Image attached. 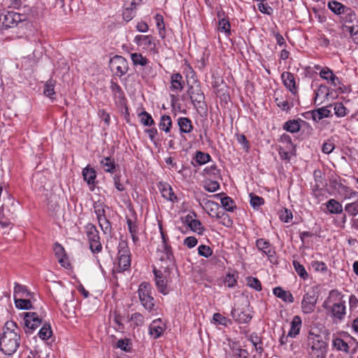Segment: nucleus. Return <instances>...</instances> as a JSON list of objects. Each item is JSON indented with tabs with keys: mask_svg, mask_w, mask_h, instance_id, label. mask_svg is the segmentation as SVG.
<instances>
[{
	"mask_svg": "<svg viewBox=\"0 0 358 358\" xmlns=\"http://www.w3.org/2000/svg\"><path fill=\"white\" fill-rule=\"evenodd\" d=\"M20 329L15 322H6L3 334L0 337V350L7 355H13L20 346Z\"/></svg>",
	"mask_w": 358,
	"mask_h": 358,
	"instance_id": "obj_1",
	"label": "nucleus"
},
{
	"mask_svg": "<svg viewBox=\"0 0 358 358\" xmlns=\"http://www.w3.org/2000/svg\"><path fill=\"white\" fill-rule=\"evenodd\" d=\"M323 307L330 313L334 322L337 323L344 320L346 315L345 301L343 300V296L338 290L330 291Z\"/></svg>",
	"mask_w": 358,
	"mask_h": 358,
	"instance_id": "obj_2",
	"label": "nucleus"
},
{
	"mask_svg": "<svg viewBox=\"0 0 358 358\" xmlns=\"http://www.w3.org/2000/svg\"><path fill=\"white\" fill-rule=\"evenodd\" d=\"M163 262L165 265H161L159 269L154 267L153 273L155 276V285L157 290L166 295L169 292L167 283L170 280L171 272L175 266L173 255L169 252L167 259H165Z\"/></svg>",
	"mask_w": 358,
	"mask_h": 358,
	"instance_id": "obj_3",
	"label": "nucleus"
},
{
	"mask_svg": "<svg viewBox=\"0 0 358 358\" xmlns=\"http://www.w3.org/2000/svg\"><path fill=\"white\" fill-rule=\"evenodd\" d=\"M309 358H326L328 350L327 338L321 335L309 332L307 338Z\"/></svg>",
	"mask_w": 358,
	"mask_h": 358,
	"instance_id": "obj_4",
	"label": "nucleus"
},
{
	"mask_svg": "<svg viewBox=\"0 0 358 358\" xmlns=\"http://www.w3.org/2000/svg\"><path fill=\"white\" fill-rule=\"evenodd\" d=\"M152 286L147 282H141L138 289L139 300L142 306L148 310L155 309V299L152 294Z\"/></svg>",
	"mask_w": 358,
	"mask_h": 358,
	"instance_id": "obj_5",
	"label": "nucleus"
},
{
	"mask_svg": "<svg viewBox=\"0 0 358 358\" xmlns=\"http://www.w3.org/2000/svg\"><path fill=\"white\" fill-rule=\"evenodd\" d=\"M85 231L92 252L94 254L100 252L102 250V245L96 227L94 224L88 223L85 227Z\"/></svg>",
	"mask_w": 358,
	"mask_h": 358,
	"instance_id": "obj_6",
	"label": "nucleus"
},
{
	"mask_svg": "<svg viewBox=\"0 0 358 358\" xmlns=\"http://www.w3.org/2000/svg\"><path fill=\"white\" fill-rule=\"evenodd\" d=\"M130 250L125 242H120L118 245L117 271L123 272L127 270L131 265Z\"/></svg>",
	"mask_w": 358,
	"mask_h": 358,
	"instance_id": "obj_7",
	"label": "nucleus"
},
{
	"mask_svg": "<svg viewBox=\"0 0 358 358\" xmlns=\"http://www.w3.org/2000/svg\"><path fill=\"white\" fill-rule=\"evenodd\" d=\"M26 20V15L13 11L3 10L2 29L16 27L19 22Z\"/></svg>",
	"mask_w": 358,
	"mask_h": 358,
	"instance_id": "obj_8",
	"label": "nucleus"
},
{
	"mask_svg": "<svg viewBox=\"0 0 358 358\" xmlns=\"http://www.w3.org/2000/svg\"><path fill=\"white\" fill-rule=\"evenodd\" d=\"M318 299V294L313 289L307 292L301 301V310L305 314L312 313L315 308Z\"/></svg>",
	"mask_w": 358,
	"mask_h": 358,
	"instance_id": "obj_9",
	"label": "nucleus"
},
{
	"mask_svg": "<svg viewBox=\"0 0 358 358\" xmlns=\"http://www.w3.org/2000/svg\"><path fill=\"white\" fill-rule=\"evenodd\" d=\"M192 103L196 108L203 109L206 105L205 104V96L199 85L191 86L187 91Z\"/></svg>",
	"mask_w": 358,
	"mask_h": 358,
	"instance_id": "obj_10",
	"label": "nucleus"
},
{
	"mask_svg": "<svg viewBox=\"0 0 358 358\" xmlns=\"http://www.w3.org/2000/svg\"><path fill=\"white\" fill-rule=\"evenodd\" d=\"M110 64L111 69L119 76L126 74L128 71V62L122 56L115 55L110 59Z\"/></svg>",
	"mask_w": 358,
	"mask_h": 358,
	"instance_id": "obj_11",
	"label": "nucleus"
},
{
	"mask_svg": "<svg viewBox=\"0 0 358 358\" xmlns=\"http://www.w3.org/2000/svg\"><path fill=\"white\" fill-rule=\"evenodd\" d=\"M24 324L27 327L26 334H31L32 331L39 327L41 324V319L36 313H24Z\"/></svg>",
	"mask_w": 358,
	"mask_h": 358,
	"instance_id": "obj_12",
	"label": "nucleus"
},
{
	"mask_svg": "<svg viewBox=\"0 0 358 358\" xmlns=\"http://www.w3.org/2000/svg\"><path fill=\"white\" fill-rule=\"evenodd\" d=\"M134 42L138 46H142L143 49L149 51H155V43L154 38L150 35H137L134 39Z\"/></svg>",
	"mask_w": 358,
	"mask_h": 358,
	"instance_id": "obj_13",
	"label": "nucleus"
},
{
	"mask_svg": "<svg viewBox=\"0 0 358 358\" xmlns=\"http://www.w3.org/2000/svg\"><path fill=\"white\" fill-rule=\"evenodd\" d=\"M231 315L234 320L240 324L247 323L252 319L248 309L233 308Z\"/></svg>",
	"mask_w": 358,
	"mask_h": 358,
	"instance_id": "obj_14",
	"label": "nucleus"
},
{
	"mask_svg": "<svg viewBox=\"0 0 358 358\" xmlns=\"http://www.w3.org/2000/svg\"><path fill=\"white\" fill-rule=\"evenodd\" d=\"M165 330V325L161 319L155 320L150 324L149 333L154 338L160 337Z\"/></svg>",
	"mask_w": 358,
	"mask_h": 358,
	"instance_id": "obj_15",
	"label": "nucleus"
},
{
	"mask_svg": "<svg viewBox=\"0 0 358 358\" xmlns=\"http://www.w3.org/2000/svg\"><path fill=\"white\" fill-rule=\"evenodd\" d=\"M281 78L284 85L294 94L297 93L294 76L290 72H283Z\"/></svg>",
	"mask_w": 358,
	"mask_h": 358,
	"instance_id": "obj_16",
	"label": "nucleus"
},
{
	"mask_svg": "<svg viewBox=\"0 0 358 358\" xmlns=\"http://www.w3.org/2000/svg\"><path fill=\"white\" fill-rule=\"evenodd\" d=\"M185 86V82L180 73H173L171 76L170 90L176 93L181 92Z\"/></svg>",
	"mask_w": 358,
	"mask_h": 358,
	"instance_id": "obj_17",
	"label": "nucleus"
},
{
	"mask_svg": "<svg viewBox=\"0 0 358 358\" xmlns=\"http://www.w3.org/2000/svg\"><path fill=\"white\" fill-rule=\"evenodd\" d=\"M82 175L84 180L87 182V185H92V187H90V189L93 190L96 178V172L94 169L87 166L83 169Z\"/></svg>",
	"mask_w": 358,
	"mask_h": 358,
	"instance_id": "obj_18",
	"label": "nucleus"
},
{
	"mask_svg": "<svg viewBox=\"0 0 358 358\" xmlns=\"http://www.w3.org/2000/svg\"><path fill=\"white\" fill-rule=\"evenodd\" d=\"M256 245L257 248L266 254L268 257H273L275 254L273 246L269 241L264 239L259 238L256 241Z\"/></svg>",
	"mask_w": 358,
	"mask_h": 358,
	"instance_id": "obj_19",
	"label": "nucleus"
},
{
	"mask_svg": "<svg viewBox=\"0 0 358 358\" xmlns=\"http://www.w3.org/2000/svg\"><path fill=\"white\" fill-rule=\"evenodd\" d=\"M320 77L327 81H330L335 87L337 84H340V79L334 73L333 71L326 67L323 68L320 72Z\"/></svg>",
	"mask_w": 358,
	"mask_h": 358,
	"instance_id": "obj_20",
	"label": "nucleus"
},
{
	"mask_svg": "<svg viewBox=\"0 0 358 358\" xmlns=\"http://www.w3.org/2000/svg\"><path fill=\"white\" fill-rule=\"evenodd\" d=\"M328 8L336 15L352 13V9L350 8H348L336 1H329L328 3Z\"/></svg>",
	"mask_w": 358,
	"mask_h": 358,
	"instance_id": "obj_21",
	"label": "nucleus"
},
{
	"mask_svg": "<svg viewBox=\"0 0 358 358\" xmlns=\"http://www.w3.org/2000/svg\"><path fill=\"white\" fill-rule=\"evenodd\" d=\"M177 124L181 134H189L194 128L192 120L188 117H179L177 120Z\"/></svg>",
	"mask_w": 358,
	"mask_h": 358,
	"instance_id": "obj_22",
	"label": "nucleus"
},
{
	"mask_svg": "<svg viewBox=\"0 0 358 358\" xmlns=\"http://www.w3.org/2000/svg\"><path fill=\"white\" fill-rule=\"evenodd\" d=\"M33 293L28 290L25 285L15 282L14 299L19 298H31Z\"/></svg>",
	"mask_w": 358,
	"mask_h": 358,
	"instance_id": "obj_23",
	"label": "nucleus"
},
{
	"mask_svg": "<svg viewBox=\"0 0 358 358\" xmlns=\"http://www.w3.org/2000/svg\"><path fill=\"white\" fill-rule=\"evenodd\" d=\"M329 95V87L324 85H320L317 91L315 92V103H317V105L321 104L324 100L327 99Z\"/></svg>",
	"mask_w": 358,
	"mask_h": 358,
	"instance_id": "obj_24",
	"label": "nucleus"
},
{
	"mask_svg": "<svg viewBox=\"0 0 358 358\" xmlns=\"http://www.w3.org/2000/svg\"><path fill=\"white\" fill-rule=\"evenodd\" d=\"M159 189L162 196L166 200L171 201L172 202H176L178 201L177 196L175 195L173 189L169 184L160 183Z\"/></svg>",
	"mask_w": 358,
	"mask_h": 358,
	"instance_id": "obj_25",
	"label": "nucleus"
},
{
	"mask_svg": "<svg viewBox=\"0 0 358 358\" xmlns=\"http://www.w3.org/2000/svg\"><path fill=\"white\" fill-rule=\"evenodd\" d=\"M312 119L318 122L324 117H329L331 115V112L326 107H322L310 112Z\"/></svg>",
	"mask_w": 358,
	"mask_h": 358,
	"instance_id": "obj_26",
	"label": "nucleus"
},
{
	"mask_svg": "<svg viewBox=\"0 0 358 358\" xmlns=\"http://www.w3.org/2000/svg\"><path fill=\"white\" fill-rule=\"evenodd\" d=\"M273 294L278 298L281 299L285 302L292 303L294 302V296L292 293L289 291L284 290L280 287H275L273 290Z\"/></svg>",
	"mask_w": 358,
	"mask_h": 358,
	"instance_id": "obj_27",
	"label": "nucleus"
},
{
	"mask_svg": "<svg viewBox=\"0 0 358 358\" xmlns=\"http://www.w3.org/2000/svg\"><path fill=\"white\" fill-rule=\"evenodd\" d=\"M301 324L302 321L301 317L298 315L294 316L291 322V327L288 332V336L292 338L296 337L299 334Z\"/></svg>",
	"mask_w": 358,
	"mask_h": 358,
	"instance_id": "obj_28",
	"label": "nucleus"
},
{
	"mask_svg": "<svg viewBox=\"0 0 358 358\" xmlns=\"http://www.w3.org/2000/svg\"><path fill=\"white\" fill-rule=\"evenodd\" d=\"M326 207L331 214H341L343 213V206L338 201L331 199L326 203Z\"/></svg>",
	"mask_w": 358,
	"mask_h": 358,
	"instance_id": "obj_29",
	"label": "nucleus"
},
{
	"mask_svg": "<svg viewBox=\"0 0 358 358\" xmlns=\"http://www.w3.org/2000/svg\"><path fill=\"white\" fill-rule=\"evenodd\" d=\"M100 164L106 172L110 173H115L116 167L118 166V165L115 163L114 159L109 157H106L102 159L100 162Z\"/></svg>",
	"mask_w": 358,
	"mask_h": 358,
	"instance_id": "obj_30",
	"label": "nucleus"
},
{
	"mask_svg": "<svg viewBox=\"0 0 358 358\" xmlns=\"http://www.w3.org/2000/svg\"><path fill=\"white\" fill-rule=\"evenodd\" d=\"M159 229H160V233H161L162 242H163L162 248H163V252H164V254L160 257V260L163 263V262L165 261V259H167L168 254L169 252L171 254H173V252L171 250V245L167 244V242H166L167 238L166 237L161 225L159 226Z\"/></svg>",
	"mask_w": 358,
	"mask_h": 358,
	"instance_id": "obj_31",
	"label": "nucleus"
},
{
	"mask_svg": "<svg viewBox=\"0 0 358 358\" xmlns=\"http://www.w3.org/2000/svg\"><path fill=\"white\" fill-rule=\"evenodd\" d=\"M136 6H131V4L126 1L124 3V9L122 13L123 19L126 22H129L136 14Z\"/></svg>",
	"mask_w": 358,
	"mask_h": 358,
	"instance_id": "obj_32",
	"label": "nucleus"
},
{
	"mask_svg": "<svg viewBox=\"0 0 358 358\" xmlns=\"http://www.w3.org/2000/svg\"><path fill=\"white\" fill-rule=\"evenodd\" d=\"M55 83H56V81L52 80V79H50L48 80L45 85H44V90H43V94L50 98L51 99H54V95L55 94Z\"/></svg>",
	"mask_w": 358,
	"mask_h": 358,
	"instance_id": "obj_33",
	"label": "nucleus"
},
{
	"mask_svg": "<svg viewBox=\"0 0 358 358\" xmlns=\"http://www.w3.org/2000/svg\"><path fill=\"white\" fill-rule=\"evenodd\" d=\"M131 59L134 66H145L149 63V60L143 57L141 53H131Z\"/></svg>",
	"mask_w": 358,
	"mask_h": 358,
	"instance_id": "obj_34",
	"label": "nucleus"
},
{
	"mask_svg": "<svg viewBox=\"0 0 358 358\" xmlns=\"http://www.w3.org/2000/svg\"><path fill=\"white\" fill-rule=\"evenodd\" d=\"M172 127V120L169 115H163L161 117L159 127L161 130L164 131L166 133H169L171 131Z\"/></svg>",
	"mask_w": 358,
	"mask_h": 358,
	"instance_id": "obj_35",
	"label": "nucleus"
},
{
	"mask_svg": "<svg viewBox=\"0 0 358 358\" xmlns=\"http://www.w3.org/2000/svg\"><path fill=\"white\" fill-rule=\"evenodd\" d=\"M283 129L290 133H296L300 130L301 125L298 120H291L285 122Z\"/></svg>",
	"mask_w": 358,
	"mask_h": 358,
	"instance_id": "obj_36",
	"label": "nucleus"
},
{
	"mask_svg": "<svg viewBox=\"0 0 358 358\" xmlns=\"http://www.w3.org/2000/svg\"><path fill=\"white\" fill-rule=\"evenodd\" d=\"M16 308L21 310H30L33 308V306L29 299L19 298L14 299Z\"/></svg>",
	"mask_w": 358,
	"mask_h": 358,
	"instance_id": "obj_37",
	"label": "nucleus"
},
{
	"mask_svg": "<svg viewBox=\"0 0 358 358\" xmlns=\"http://www.w3.org/2000/svg\"><path fill=\"white\" fill-rule=\"evenodd\" d=\"M194 159L197 164L203 165L208 162L211 159V157L208 153L196 151Z\"/></svg>",
	"mask_w": 358,
	"mask_h": 358,
	"instance_id": "obj_38",
	"label": "nucleus"
},
{
	"mask_svg": "<svg viewBox=\"0 0 358 358\" xmlns=\"http://www.w3.org/2000/svg\"><path fill=\"white\" fill-rule=\"evenodd\" d=\"M99 224L105 234H110L112 232V226L109 220L106 217H103L98 220Z\"/></svg>",
	"mask_w": 358,
	"mask_h": 358,
	"instance_id": "obj_39",
	"label": "nucleus"
},
{
	"mask_svg": "<svg viewBox=\"0 0 358 358\" xmlns=\"http://www.w3.org/2000/svg\"><path fill=\"white\" fill-rule=\"evenodd\" d=\"M218 30L224 32L227 36L231 34V25L229 20L222 17L218 22Z\"/></svg>",
	"mask_w": 358,
	"mask_h": 358,
	"instance_id": "obj_40",
	"label": "nucleus"
},
{
	"mask_svg": "<svg viewBox=\"0 0 358 358\" xmlns=\"http://www.w3.org/2000/svg\"><path fill=\"white\" fill-rule=\"evenodd\" d=\"M222 207L227 211L232 212L236 208V205L232 199L229 196H224L220 199Z\"/></svg>",
	"mask_w": 358,
	"mask_h": 358,
	"instance_id": "obj_41",
	"label": "nucleus"
},
{
	"mask_svg": "<svg viewBox=\"0 0 358 358\" xmlns=\"http://www.w3.org/2000/svg\"><path fill=\"white\" fill-rule=\"evenodd\" d=\"M156 25L159 30V36L164 38L165 37V26L162 15L157 14L155 15Z\"/></svg>",
	"mask_w": 358,
	"mask_h": 358,
	"instance_id": "obj_42",
	"label": "nucleus"
},
{
	"mask_svg": "<svg viewBox=\"0 0 358 358\" xmlns=\"http://www.w3.org/2000/svg\"><path fill=\"white\" fill-rule=\"evenodd\" d=\"M94 212L96 215L97 220L103 217H106V206L101 202H95L93 205Z\"/></svg>",
	"mask_w": 358,
	"mask_h": 358,
	"instance_id": "obj_43",
	"label": "nucleus"
},
{
	"mask_svg": "<svg viewBox=\"0 0 358 358\" xmlns=\"http://www.w3.org/2000/svg\"><path fill=\"white\" fill-rule=\"evenodd\" d=\"M220 187V183L215 180H206L203 183V188L209 192H216Z\"/></svg>",
	"mask_w": 358,
	"mask_h": 358,
	"instance_id": "obj_44",
	"label": "nucleus"
},
{
	"mask_svg": "<svg viewBox=\"0 0 358 358\" xmlns=\"http://www.w3.org/2000/svg\"><path fill=\"white\" fill-rule=\"evenodd\" d=\"M333 346L338 350L344 351L345 352H348L349 346L347 343H345L341 338H336L333 341Z\"/></svg>",
	"mask_w": 358,
	"mask_h": 358,
	"instance_id": "obj_45",
	"label": "nucleus"
},
{
	"mask_svg": "<svg viewBox=\"0 0 358 358\" xmlns=\"http://www.w3.org/2000/svg\"><path fill=\"white\" fill-rule=\"evenodd\" d=\"M345 210L350 215H357L358 214V199L355 202L347 203L345 206Z\"/></svg>",
	"mask_w": 358,
	"mask_h": 358,
	"instance_id": "obj_46",
	"label": "nucleus"
},
{
	"mask_svg": "<svg viewBox=\"0 0 358 358\" xmlns=\"http://www.w3.org/2000/svg\"><path fill=\"white\" fill-rule=\"evenodd\" d=\"M189 227L192 231H193L194 232H195L199 235H202L205 230L201 222L199 220H196V219H194L193 221H192V224L189 226Z\"/></svg>",
	"mask_w": 358,
	"mask_h": 358,
	"instance_id": "obj_47",
	"label": "nucleus"
},
{
	"mask_svg": "<svg viewBox=\"0 0 358 358\" xmlns=\"http://www.w3.org/2000/svg\"><path fill=\"white\" fill-rule=\"evenodd\" d=\"M52 330L50 325H43V327L38 331V336L42 340H47L52 336Z\"/></svg>",
	"mask_w": 358,
	"mask_h": 358,
	"instance_id": "obj_48",
	"label": "nucleus"
},
{
	"mask_svg": "<svg viewBox=\"0 0 358 358\" xmlns=\"http://www.w3.org/2000/svg\"><path fill=\"white\" fill-rule=\"evenodd\" d=\"M294 268L297 273V274L302 278L306 279L308 277V273L304 268V266L301 264L299 262L294 260L293 261Z\"/></svg>",
	"mask_w": 358,
	"mask_h": 358,
	"instance_id": "obj_49",
	"label": "nucleus"
},
{
	"mask_svg": "<svg viewBox=\"0 0 358 358\" xmlns=\"http://www.w3.org/2000/svg\"><path fill=\"white\" fill-rule=\"evenodd\" d=\"M250 205L254 208H258L264 203V199L259 196L255 195L253 193L250 194Z\"/></svg>",
	"mask_w": 358,
	"mask_h": 358,
	"instance_id": "obj_50",
	"label": "nucleus"
},
{
	"mask_svg": "<svg viewBox=\"0 0 358 358\" xmlns=\"http://www.w3.org/2000/svg\"><path fill=\"white\" fill-rule=\"evenodd\" d=\"M141 122L145 126H151L155 124L152 116L147 112L144 111L140 114Z\"/></svg>",
	"mask_w": 358,
	"mask_h": 358,
	"instance_id": "obj_51",
	"label": "nucleus"
},
{
	"mask_svg": "<svg viewBox=\"0 0 358 358\" xmlns=\"http://www.w3.org/2000/svg\"><path fill=\"white\" fill-rule=\"evenodd\" d=\"M335 148V144L331 139L327 140L322 146V151L325 154H330Z\"/></svg>",
	"mask_w": 358,
	"mask_h": 358,
	"instance_id": "obj_52",
	"label": "nucleus"
},
{
	"mask_svg": "<svg viewBox=\"0 0 358 358\" xmlns=\"http://www.w3.org/2000/svg\"><path fill=\"white\" fill-rule=\"evenodd\" d=\"M334 109L338 117H344L347 115V109L342 103H336Z\"/></svg>",
	"mask_w": 358,
	"mask_h": 358,
	"instance_id": "obj_53",
	"label": "nucleus"
},
{
	"mask_svg": "<svg viewBox=\"0 0 358 358\" xmlns=\"http://www.w3.org/2000/svg\"><path fill=\"white\" fill-rule=\"evenodd\" d=\"M198 253L200 256H202L204 257H209L212 255L213 250L208 245H201L198 248Z\"/></svg>",
	"mask_w": 358,
	"mask_h": 358,
	"instance_id": "obj_54",
	"label": "nucleus"
},
{
	"mask_svg": "<svg viewBox=\"0 0 358 358\" xmlns=\"http://www.w3.org/2000/svg\"><path fill=\"white\" fill-rule=\"evenodd\" d=\"M130 320L136 326H142L144 323V317L139 313L132 314Z\"/></svg>",
	"mask_w": 358,
	"mask_h": 358,
	"instance_id": "obj_55",
	"label": "nucleus"
},
{
	"mask_svg": "<svg viewBox=\"0 0 358 358\" xmlns=\"http://www.w3.org/2000/svg\"><path fill=\"white\" fill-rule=\"evenodd\" d=\"M248 285L250 287L254 288L257 291L262 290L261 282L257 278H253V277L248 278Z\"/></svg>",
	"mask_w": 358,
	"mask_h": 358,
	"instance_id": "obj_56",
	"label": "nucleus"
},
{
	"mask_svg": "<svg viewBox=\"0 0 358 358\" xmlns=\"http://www.w3.org/2000/svg\"><path fill=\"white\" fill-rule=\"evenodd\" d=\"M311 266L315 271L326 272L327 271V265L322 262L313 261Z\"/></svg>",
	"mask_w": 358,
	"mask_h": 358,
	"instance_id": "obj_57",
	"label": "nucleus"
},
{
	"mask_svg": "<svg viewBox=\"0 0 358 358\" xmlns=\"http://www.w3.org/2000/svg\"><path fill=\"white\" fill-rule=\"evenodd\" d=\"M110 90L112 92L115 96H118L119 97H121L123 96L124 92L121 88V87L115 82L111 80L110 82Z\"/></svg>",
	"mask_w": 358,
	"mask_h": 358,
	"instance_id": "obj_58",
	"label": "nucleus"
},
{
	"mask_svg": "<svg viewBox=\"0 0 358 358\" xmlns=\"http://www.w3.org/2000/svg\"><path fill=\"white\" fill-rule=\"evenodd\" d=\"M264 3V2H259L257 4L259 10L264 14L271 15L273 13V8L271 6H269L267 3Z\"/></svg>",
	"mask_w": 358,
	"mask_h": 358,
	"instance_id": "obj_59",
	"label": "nucleus"
},
{
	"mask_svg": "<svg viewBox=\"0 0 358 358\" xmlns=\"http://www.w3.org/2000/svg\"><path fill=\"white\" fill-rule=\"evenodd\" d=\"M11 224L10 219L5 217L3 207H0V224L3 228L8 227Z\"/></svg>",
	"mask_w": 358,
	"mask_h": 358,
	"instance_id": "obj_60",
	"label": "nucleus"
},
{
	"mask_svg": "<svg viewBox=\"0 0 358 358\" xmlns=\"http://www.w3.org/2000/svg\"><path fill=\"white\" fill-rule=\"evenodd\" d=\"M213 319L215 322L225 326L227 324V322H229L228 318L222 316L220 313H214Z\"/></svg>",
	"mask_w": 358,
	"mask_h": 358,
	"instance_id": "obj_61",
	"label": "nucleus"
},
{
	"mask_svg": "<svg viewBox=\"0 0 358 358\" xmlns=\"http://www.w3.org/2000/svg\"><path fill=\"white\" fill-rule=\"evenodd\" d=\"M221 217H222V218L220 222V224H222V225H224L227 227H231L232 226L233 221L231 219V217L229 216L228 214H227L225 213H222Z\"/></svg>",
	"mask_w": 358,
	"mask_h": 358,
	"instance_id": "obj_62",
	"label": "nucleus"
},
{
	"mask_svg": "<svg viewBox=\"0 0 358 358\" xmlns=\"http://www.w3.org/2000/svg\"><path fill=\"white\" fill-rule=\"evenodd\" d=\"M198 241L194 236H188L183 241V244L189 248L195 247Z\"/></svg>",
	"mask_w": 358,
	"mask_h": 358,
	"instance_id": "obj_63",
	"label": "nucleus"
},
{
	"mask_svg": "<svg viewBox=\"0 0 358 358\" xmlns=\"http://www.w3.org/2000/svg\"><path fill=\"white\" fill-rule=\"evenodd\" d=\"M234 355L239 358H248L249 352L247 350L236 348L233 350Z\"/></svg>",
	"mask_w": 358,
	"mask_h": 358,
	"instance_id": "obj_64",
	"label": "nucleus"
}]
</instances>
